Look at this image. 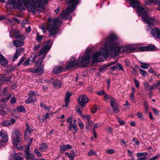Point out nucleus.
Here are the masks:
<instances>
[{
    "instance_id": "nucleus-1",
    "label": "nucleus",
    "mask_w": 160,
    "mask_h": 160,
    "mask_svg": "<svg viewBox=\"0 0 160 160\" xmlns=\"http://www.w3.org/2000/svg\"><path fill=\"white\" fill-rule=\"evenodd\" d=\"M117 37L114 34L110 35L106 39L100 42L102 47L99 52H96L93 54V63L102 61V58L108 57L110 54L112 56L118 55L119 52H132L135 48L129 46H119L117 41Z\"/></svg>"
},
{
    "instance_id": "nucleus-2",
    "label": "nucleus",
    "mask_w": 160,
    "mask_h": 160,
    "mask_svg": "<svg viewBox=\"0 0 160 160\" xmlns=\"http://www.w3.org/2000/svg\"><path fill=\"white\" fill-rule=\"evenodd\" d=\"M129 4L133 8H137V10L138 15L142 17L143 22L148 25L146 27L147 31L150 32L152 35L155 38H160V29L158 28H155L153 29L151 27L153 26L156 20L148 15V9L144 8L142 6L139 4L136 0H129Z\"/></svg>"
},
{
    "instance_id": "nucleus-3",
    "label": "nucleus",
    "mask_w": 160,
    "mask_h": 160,
    "mask_svg": "<svg viewBox=\"0 0 160 160\" xmlns=\"http://www.w3.org/2000/svg\"><path fill=\"white\" fill-rule=\"evenodd\" d=\"M9 4L14 9L24 10L28 7L29 11L33 15L35 14L36 10L41 12L45 9V4L43 0H11Z\"/></svg>"
},
{
    "instance_id": "nucleus-4",
    "label": "nucleus",
    "mask_w": 160,
    "mask_h": 160,
    "mask_svg": "<svg viewBox=\"0 0 160 160\" xmlns=\"http://www.w3.org/2000/svg\"><path fill=\"white\" fill-rule=\"evenodd\" d=\"M90 58V51L88 50L85 55L79 56L77 61L75 60L74 57H72L66 65L67 68L69 69L76 66L81 67H85L89 63Z\"/></svg>"
},
{
    "instance_id": "nucleus-5",
    "label": "nucleus",
    "mask_w": 160,
    "mask_h": 160,
    "mask_svg": "<svg viewBox=\"0 0 160 160\" xmlns=\"http://www.w3.org/2000/svg\"><path fill=\"white\" fill-rule=\"evenodd\" d=\"M45 4H47L48 0H44ZM66 1V3L70 6L65 11L62 12L61 14V18L64 20L71 19L72 18V16L69 14V13L72 12L74 11L76 8V5L78 2V0H64Z\"/></svg>"
},
{
    "instance_id": "nucleus-6",
    "label": "nucleus",
    "mask_w": 160,
    "mask_h": 160,
    "mask_svg": "<svg viewBox=\"0 0 160 160\" xmlns=\"http://www.w3.org/2000/svg\"><path fill=\"white\" fill-rule=\"evenodd\" d=\"M62 23V21L58 18L48 19L47 28L50 35L53 36L56 33L58 30V25Z\"/></svg>"
},
{
    "instance_id": "nucleus-7",
    "label": "nucleus",
    "mask_w": 160,
    "mask_h": 160,
    "mask_svg": "<svg viewBox=\"0 0 160 160\" xmlns=\"http://www.w3.org/2000/svg\"><path fill=\"white\" fill-rule=\"evenodd\" d=\"M51 47L50 42L48 41L44 44V46L42 47L38 52V56L43 55L44 56L42 58H39L36 63V66L37 67L43 68V66H42L41 64L42 62V59L44 58V56L48 53Z\"/></svg>"
},
{
    "instance_id": "nucleus-8",
    "label": "nucleus",
    "mask_w": 160,
    "mask_h": 160,
    "mask_svg": "<svg viewBox=\"0 0 160 160\" xmlns=\"http://www.w3.org/2000/svg\"><path fill=\"white\" fill-rule=\"evenodd\" d=\"M13 144L16 146L17 149L21 150L22 147L21 145V134L20 131L18 129L12 131V132Z\"/></svg>"
},
{
    "instance_id": "nucleus-9",
    "label": "nucleus",
    "mask_w": 160,
    "mask_h": 160,
    "mask_svg": "<svg viewBox=\"0 0 160 160\" xmlns=\"http://www.w3.org/2000/svg\"><path fill=\"white\" fill-rule=\"evenodd\" d=\"M18 31L14 30L12 29L10 32V36L12 38L13 37H14L16 39H21L23 40L25 39V37L23 36H20L18 34Z\"/></svg>"
},
{
    "instance_id": "nucleus-10",
    "label": "nucleus",
    "mask_w": 160,
    "mask_h": 160,
    "mask_svg": "<svg viewBox=\"0 0 160 160\" xmlns=\"http://www.w3.org/2000/svg\"><path fill=\"white\" fill-rule=\"evenodd\" d=\"M88 101V98L84 95H81L78 98L79 103L83 107L86 105V103Z\"/></svg>"
},
{
    "instance_id": "nucleus-11",
    "label": "nucleus",
    "mask_w": 160,
    "mask_h": 160,
    "mask_svg": "<svg viewBox=\"0 0 160 160\" xmlns=\"http://www.w3.org/2000/svg\"><path fill=\"white\" fill-rule=\"evenodd\" d=\"M0 137L1 139V142L3 143H6L8 141V136L6 131L2 130L0 132Z\"/></svg>"
},
{
    "instance_id": "nucleus-12",
    "label": "nucleus",
    "mask_w": 160,
    "mask_h": 160,
    "mask_svg": "<svg viewBox=\"0 0 160 160\" xmlns=\"http://www.w3.org/2000/svg\"><path fill=\"white\" fill-rule=\"evenodd\" d=\"M8 111L7 107L4 104H0V113L2 116L7 114Z\"/></svg>"
},
{
    "instance_id": "nucleus-13",
    "label": "nucleus",
    "mask_w": 160,
    "mask_h": 160,
    "mask_svg": "<svg viewBox=\"0 0 160 160\" xmlns=\"http://www.w3.org/2000/svg\"><path fill=\"white\" fill-rule=\"evenodd\" d=\"M117 62V60H116L115 62H110L109 63H108V64L106 65H104L103 66L101 67L99 69V72H104L106 70V67H109L111 65H112L115 64V63H116Z\"/></svg>"
},
{
    "instance_id": "nucleus-14",
    "label": "nucleus",
    "mask_w": 160,
    "mask_h": 160,
    "mask_svg": "<svg viewBox=\"0 0 160 160\" xmlns=\"http://www.w3.org/2000/svg\"><path fill=\"white\" fill-rule=\"evenodd\" d=\"M72 148V146L69 144H63L60 146V152L61 153H63L65 151L67 150L68 149H71Z\"/></svg>"
},
{
    "instance_id": "nucleus-15",
    "label": "nucleus",
    "mask_w": 160,
    "mask_h": 160,
    "mask_svg": "<svg viewBox=\"0 0 160 160\" xmlns=\"http://www.w3.org/2000/svg\"><path fill=\"white\" fill-rule=\"evenodd\" d=\"M71 95V93H70L69 92L67 91L65 97V103L66 104L65 107L67 108L68 106L69 103L70 102V97Z\"/></svg>"
},
{
    "instance_id": "nucleus-16",
    "label": "nucleus",
    "mask_w": 160,
    "mask_h": 160,
    "mask_svg": "<svg viewBox=\"0 0 160 160\" xmlns=\"http://www.w3.org/2000/svg\"><path fill=\"white\" fill-rule=\"evenodd\" d=\"M30 71L33 73H38L39 74L42 73L43 71L44 70L42 68H31Z\"/></svg>"
},
{
    "instance_id": "nucleus-17",
    "label": "nucleus",
    "mask_w": 160,
    "mask_h": 160,
    "mask_svg": "<svg viewBox=\"0 0 160 160\" xmlns=\"http://www.w3.org/2000/svg\"><path fill=\"white\" fill-rule=\"evenodd\" d=\"M48 146L46 143L43 142L42 143L39 148L40 151L42 152H45L47 150Z\"/></svg>"
},
{
    "instance_id": "nucleus-18",
    "label": "nucleus",
    "mask_w": 160,
    "mask_h": 160,
    "mask_svg": "<svg viewBox=\"0 0 160 160\" xmlns=\"http://www.w3.org/2000/svg\"><path fill=\"white\" fill-rule=\"evenodd\" d=\"M11 78L6 77L4 75H0V84L2 83L5 81H10Z\"/></svg>"
},
{
    "instance_id": "nucleus-19",
    "label": "nucleus",
    "mask_w": 160,
    "mask_h": 160,
    "mask_svg": "<svg viewBox=\"0 0 160 160\" xmlns=\"http://www.w3.org/2000/svg\"><path fill=\"white\" fill-rule=\"evenodd\" d=\"M7 60L3 56L0 54V64L5 66L7 65Z\"/></svg>"
},
{
    "instance_id": "nucleus-20",
    "label": "nucleus",
    "mask_w": 160,
    "mask_h": 160,
    "mask_svg": "<svg viewBox=\"0 0 160 160\" xmlns=\"http://www.w3.org/2000/svg\"><path fill=\"white\" fill-rule=\"evenodd\" d=\"M14 45L16 47H19L22 46L24 44V42L23 41L19 40L13 41Z\"/></svg>"
},
{
    "instance_id": "nucleus-21",
    "label": "nucleus",
    "mask_w": 160,
    "mask_h": 160,
    "mask_svg": "<svg viewBox=\"0 0 160 160\" xmlns=\"http://www.w3.org/2000/svg\"><path fill=\"white\" fill-rule=\"evenodd\" d=\"M26 126L27 128L25 133L26 135H30L31 132H33L32 127L29 126L28 123L26 124Z\"/></svg>"
},
{
    "instance_id": "nucleus-22",
    "label": "nucleus",
    "mask_w": 160,
    "mask_h": 160,
    "mask_svg": "<svg viewBox=\"0 0 160 160\" xmlns=\"http://www.w3.org/2000/svg\"><path fill=\"white\" fill-rule=\"evenodd\" d=\"M53 85L56 88H60L62 86V83L60 81L57 80H56L53 82Z\"/></svg>"
},
{
    "instance_id": "nucleus-23",
    "label": "nucleus",
    "mask_w": 160,
    "mask_h": 160,
    "mask_svg": "<svg viewBox=\"0 0 160 160\" xmlns=\"http://www.w3.org/2000/svg\"><path fill=\"white\" fill-rule=\"evenodd\" d=\"M35 97L29 96L28 99L25 101L26 103H30L34 102L36 100Z\"/></svg>"
},
{
    "instance_id": "nucleus-24",
    "label": "nucleus",
    "mask_w": 160,
    "mask_h": 160,
    "mask_svg": "<svg viewBox=\"0 0 160 160\" xmlns=\"http://www.w3.org/2000/svg\"><path fill=\"white\" fill-rule=\"evenodd\" d=\"M62 68L61 67H56L53 69V72L55 73H58L62 72Z\"/></svg>"
},
{
    "instance_id": "nucleus-25",
    "label": "nucleus",
    "mask_w": 160,
    "mask_h": 160,
    "mask_svg": "<svg viewBox=\"0 0 160 160\" xmlns=\"http://www.w3.org/2000/svg\"><path fill=\"white\" fill-rule=\"evenodd\" d=\"M147 51H154L157 50V48L154 45H151L147 46Z\"/></svg>"
},
{
    "instance_id": "nucleus-26",
    "label": "nucleus",
    "mask_w": 160,
    "mask_h": 160,
    "mask_svg": "<svg viewBox=\"0 0 160 160\" xmlns=\"http://www.w3.org/2000/svg\"><path fill=\"white\" fill-rule=\"evenodd\" d=\"M8 92L7 88H4L2 90V88H0V95L2 96H5Z\"/></svg>"
},
{
    "instance_id": "nucleus-27",
    "label": "nucleus",
    "mask_w": 160,
    "mask_h": 160,
    "mask_svg": "<svg viewBox=\"0 0 160 160\" xmlns=\"http://www.w3.org/2000/svg\"><path fill=\"white\" fill-rule=\"evenodd\" d=\"M26 159L28 160L30 159L31 160H34V157L33 154H28V155H27L25 156Z\"/></svg>"
},
{
    "instance_id": "nucleus-28",
    "label": "nucleus",
    "mask_w": 160,
    "mask_h": 160,
    "mask_svg": "<svg viewBox=\"0 0 160 160\" xmlns=\"http://www.w3.org/2000/svg\"><path fill=\"white\" fill-rule=\"evenodd\" d=\"M17 111L18 112H25L24 108L22 106H19L17 108Z\"/></svg>"
},
{
    "instance_id": "nucleus-29",
    "label": "nucleus",
    "mask_w": 160,
    "mask_h": 160,
    "mask_svg": "<svg viewBox=\"0 0 160 160\" xmlns=\"http://www.w3.org/2000/svg\"><path fill=\"white\" fill-rule=\"evenodd\" d=\"M112 108L113 111L115 113H118L120 112L118 107L117 105L113 106V107H112Z\"/></svg>"
},
{
    "instance_id": "nucleus-30",
    "label": "nucleus",
    "mask_w": 160,
    "mask_h": 160,
    "mask_svg": "<svg viewBox=\"0 0 160 160\" xmlns=\"http://www.w3.org/2000/svg\"><path fill=\"white\" fill-rule=\"evenodd\" d=\"M103 97L104 98L105 101L107 102H108L109 100H110L111 98H112V97H111L109 95H108L106 93H105V94H104V95L103 96Z\"/></svg>"
},
{
    "instance_id": "nucleus-31",
    "label": "nucleus",
    "mask_w": 160,
    "mask_h": 160,
    "mask_svg": "<svg viewBox=\"0 0 160 160\" xmlns=\"http://www.w3.org/2000/svg\"><path fill=\"white\" fill-rule=\"evenodd\" d=\"M140 63L142 64V65L140 66V67L143 69H147L148 68V67L149 66V65L148 64L145 63H142V62H140Z\"/></svg>"
},
{
    "instance_id": "nucleus-32",
    "label": "nucleus",
    "mask_w": 160,
    "mask_h": 160,
    "mask_svg": "<svg viewBox=\"0 0 160 160\" xmlns=\"http://www.w3.org/2000/svg\"><path fill=\"white\" fill-rule=\"evenodd\" d=\"M76 123V122H73L71 123V124L72 126V128H73L75 131L76 133L77 132L78 130L77 125Z\"/></svg>"
},
{
    "instance_id": "nucleus-33",
    "label": "nucleus",
    "mask_w": 160,
    "mask_h": 160,
    "mask_svg": "<svg viewBox=\"0 0 160 160\" xmlns=\"http://www.w3.org/2000/svg\"><path fill=\"white\" fill-rule=\"evenodd\" d=\"M110 104L112 107L116 105V100L113 98H111L110 100Z\"/></svg>"
},
{
    "instance_id": "nucleus-34",
    "label": "nucleus",
    "mask_w": 160,
    "mask_h": 160,
    "mask_svg": "<svg viewBox=\"0 0 160 160\" xmlns=\"http://www.w3.org/2000/svg\"><path fill=\"white\" fill-rule=\"evenodd\" d=\"M88 125L86 127V128L87 129H90L91 128L93 124L92 121H90L89 122H88Z\"/></svg>"
},
{
    "instance_id": "nucleus-35",
    "label": "nucleus",
    "mask_w": 160,
    "mask_h": 160,
    "mask_svg": "<svg viewBox=\"0 0 160 160\" xmlns=\"http://www.w3.org/2000/svg\"><path fill=\"white\" fill-rule=\"evenodd\" d=\"M148 153L146 152H139L137 153V157H140L141 156H146L148 155Z\"/></svg>"
},
{
    "instance_id": "nucleus-36",
    "label": "nucleus",
    "mask_w": 160,
    "mask_h": 160,
    "mask_svg": "<svg viewBox=\"0 0 160 160\" xmlns=\"http://www.w3.org/2000/svg\"><path fill=\"white\" fill-rule=\"evenodd\" d=\"M78 126L81 129H82L84 128V124L79 119H78Z\"/></svg>"
},
{
    "instance_id": "nucleus-37",
    "label": "nucleus",
    "mask_w": 160,
    "mask_h": 160,
    "mask_svg": "<svg viewBox=\"0 0 160 160\" xmlns=\"http://www.w3.org/2000/svg\"><path fill=\"white\" fill-rule=\"evenodd\" d=\"M66 155H67L68 156V158H69L70 160H73L74 158V156L73 155H71V154H69L68 152H66L65 153Z\"/></svg>"
},
{
    "instance_id": "nucleus-38",
    "label": "nucleus",
    "mask_w": 160,
    "mask_h": 160,
    "mask_svg": "<svg viewBox=\"0 0 160 160\" xmlns=\"http://www.w3.org/2000/svg\"><path fill=\"white\" fill-rule=\"evenodd\" d=\"M3 125L4 126H8L11 125V123L8 121L6 120H4L2 122Z\"/></svg>"
},
{
    "instance_id": "nucleus-39",
    "label": "nucleus",
    "mask_w": 160,
    "mask_h": 160,
    "mask_svg": "<svg viewBox=\"0 0 160 160\" xmlns=\"http://www.w3.org/2000/svg\"><path fill=\"white\" fill-rule=\"evenodd\" d=\"M42 38V36H40L39 35V33H37V37H36V39L39 42H41Z\"/></svg>"
},
{
    "instance_id": "nucleus-40",
    "label": "nucleus",
    "mask_w": 160,
    "mask_h": 160,
    "mask_svg": "<svg viewBox=\"0 0 160 160\" xmlns=\"http://www.w3.org/2000/svg\"><path fill=\"white\" fill-rule=\"evenodd\" d=\"M30 146H29L28 145L27 147L25 148V156L27 155H28V154L30 152Z\"/></svg>"
},
{
    "instance_id": "nucleus-41",
    "label": "nucleus",
    "mask_w": 160,
    "mask_h": 160,
    "mask_svg": "<svg viewBox=\"0 0 160 160\" xmlns=\"http://www.w3.org/2000/svg\"><path fill=\"white\" fill-rule=\"evenodd\" d=\"M39 149H38L37 148H35L34 150V152L38 156L41 157H42V155L40 153V152L39 151Z\"/></svg>"
},
{
    "instance_id": "nucleus-42",
    "label": "nucleus",
    "mask_w": 160,
    "mask_h": 160,
    "mask_svg": "<svg viewBox=\"0 0 160 160\" xmlns=\"http://www.w3.org/2000/svg\"><path fill=\"white\" fill-rule=\"evenodd\" d=\"M138 50L140 51H147V46L141 47L138 48Z\"/></svg>"
},
{
    "instance_id": "nucleus-43",
    "label": "nucleus",
    "mask_w": 160,
    "mask_h": 160,
    "mask_svg": "<svg viewBox=\"0 0 160 160\" xmlns=\"http://www.w3.org/2000/svg\"><path fill=\"white\" fill-rule=\"evenodd\" d=\"M139 70L140 73L142 76L145 77L147 75V73L145 71L142 69H139Z\"/></svg>"
},
{
    "instance_id": "nucleus-44",
    "label": "nucleus",
    "mask_w": 160,
    "mask_h": 160,
    "mask_svg": "<svg viewBox=\"0 0 160 160\" xmlns=\"http://www.w3.org/2000/svg\"><path fill=\"white\" fill-rule=\"evenodd\" d=\"M106 152L109 154H112L114 153V151L113 149L109 148L107 150Z\"/></svg>"
},
{
    "instance_id": "nucleus-45",
    "label": "nucleus",
    "mask_w": 160,
    "mask_h": 160,
    "mask_svg": "<svg viewBox=\"0 0 160 160\" xmlns=\"http://www.w3.org/2000/svg\"><path fill=\"white\" fill-rule=\"evenodd\" d=\"M39 28L42 29V32L43 33L46 32V31L45 29V26L44 24H42L41 25L39 26Z\"/></svg>"
},
{
    "instance_id": "nucleus-46",
    "label": "nucleus",
    "mask_w": 160,
    "mask_h": 160,
    "mask_svg": "<svg viewBox=\"0 0 160 160\" xmlns=\"http://www.w3.org/2000/svg\"><path fill=\"white\" fill-rule=\"evenodd\" d=\"M160 156L159 154H158L150 158L149 160H157Z\"/></svg>"
},
{
    "instance_id": "nucleus-47",
    "label": "nucleus",
    "mask_w": 160,
    "mask_h": 160,
    "mask_svg": "<svg viewBox=\"0 0 160 160\" xmlns=\"http://www.w3.org/2000/svg\"><path fill=\"white\" fill-rule=\"evenodd\" d=\"M30 60L29 59H28L26 60L22 64L25 66H27L28 65H29L30 64Z\"/></svg>"
},
{
    "instance_id": "nucleus-48",
    "label": "nucleus",
    "mask_w": 160,
    "mask_h": 160,
    "mask_svg": "<svg viewBox=\"0 0 160 160\" xmlns=\"http://www.w3.org/2000/svg\"><path fill=\"white\" fill-rule=\"evenodd\" d=\"M134 81L136 87L138 88H139L140 84L138 81L136 79H134Z\"/></svg>"
},
{
    "instance_id": "nucleus-49",
    "label": "nucleus",
    "mask_w": 160,
    "mask_h": 160,
    "mask_svg": "<svg viewBox=\"0 0 160 160\" xmlns=\"http://www.w3.org/2000/svg\"><path fill=\"white\" fill-rule=\"evenodd\" d=\"M83 117L86 120L88 121V122H89L90 120V116L89 115H82Z\"/></svg>"
},
{
    "instance_id": "nucleus-50",
    "label": "nucleus",
    "mask_w": 160,
    "mask_h": 160,
    "mask_svg": "<svg viewBox=\"0 0 160 160\" xmlns=\"http://www.w3.org/2000/svg\"><path fill=\"white\" fill-rule=\"evenodd\" d=\"M14 156H12L13 157H15V158L14 160H23V158L22 157L19 156H16L15 157L16 154L14 153Z\"/></svg>"
},
{
    "instance_id": "nucleus-51",
    "label": "nucleus",
    "mask_w": 160,
    "mask_h": 160,
    "mask_svg": "<svg viewBox=\"0 0 160 160\" xmlns=\"http://www.w3.org/2000/svg\"><path fill=\"white\" fill-rule=\"evenodd\" d=\"M14 156H12L13 157H15V158L14 160H23V158L22 157L19 156H16L15 157L16 154L14 153Z\"/></svg>"
},
{
    "instance_id": "nucleus-52",
    "label": "nucleus",
    "mask_w": 160,
    "mask_h": 160,
    "mask_svg": "<svg viewBox=\"0 0 160 160\" xmlns=\"http://www.w3.org/2000/svg\"><path fill=\"white\" fill-rule=\"evenodd\" d=\"M11 97V95L9 94L6 98H3L2 99V101L3 102H5L8 101Z\"/></svg>"
},
{
    "instance_id": "nucleus-53",
    "label": "nucleus",
    "mask_w": 160,
    "mask_h": 160,
    "mask_svg": "<svg viewBox=\"0 0 160 160\" xmlns=\"http://www.w3.org/2000/svg\"><path fill=\"white\" fill-rule=\"evenodd\" d=\"M145 3L146 5H149L152 4L153 2L152 1H151L149 0H147L145 1Z\"/></svg>"
},
{
    "instance_id": "nucleus-54",
    "label": "nucleus",
    "mask_w": 160,
    "mask_h": 160,
    "mask_svg": "<svg viewBox=\"0 0 160 160\" xmlns=\"http://www.w3.org/2000/svg\"><path fill=\"white\" fill-rule=\"evenodd\" d=\"M24 51V49L22 48H21L16 50V52L20 55L21 53Z\"/></svg>"
},
{
    "instance_id": "nucleus-55",
    "label": "nucleus",
    "mask_w": 160,
    "mask_h": 160,
    "mask_svg": "<svg viewBox=\"0 0 160 160\" xmlns=\"http://www.w3.org/2000/svg\"><path fill=\"white\" fill-rule=\"evenodd\" d=\"M98 110V108L96 106H94L91 109V112L93 113L96 112Z\"/></svg>"
},
{
    "instance_id": "nucleus-56",
    "label": "nucleus",
    "mask_w": 160,
    "mask_h": 160,
    "mask_svg": "<svg viewBox=\"0 0 160 160\" xmlns=\"http://www.w3.org/2000/svg\"><path fill=\"white\" fill-rule=\"evenodd\" d=\"M41 47V45L40 44H38L37 45H36L33 48L34 50L37 51Z\"/></svg>"
},
{
    "instance_id": "nucleus-57",
    "label": "nucleus",
    "mask_w": 160,
    "mask_h": 160,
    "mask_svg": "<svg viewBox=\"0 0 160 160\" xmlns=\"http://www.w3.org/2000/svg\"><path fill=\"white\" fill-rule=\"evenodd\" d=\"M20 55V54H18L16 52L13 58V61L16 60V59L18 58V57Z\"/></svg>"
},
{
    "instance_id": "nucleus-58",
    "label": "nucleus",
    "mask_w": 160,
    "mask_h": 160,
    "mask_svg": "<svg viewBox=\"0 0 160 160\" xmlns=\"http://www.w3.org/2000/svg\"><path fill=\"white\" fill-rule=\"evenodd\" d=\"M96 93L98 95H102L103 94L104 95V94H105L106 93H105L103 90H102L100 91L96 92Z\"/></svg>"
},
{
    "instance_id": "nucleus-59",
    "label": "nucleus",
    "mask_w": 160,
    "mask_h": 160,
    "mask_svg": "<svg viewBox=\"0 0 160 160\" xmlns=\"http://www.w3.org/2000/svg\"><path fill=\"white\" fill-rule=\"evenodd\" d=\"M95 152L92 150H90L88 153V155L89 156H91L92 155L95 154Z\"/></svg>"
},
{
    "instance_id": "nucleus-60",
    "label": "nucleus",
    "mask_w": 160,
    "mask_h": 160,
    "mask_svg": "<svg viewBox=\"0 0 160 160\" xmlns=\"http://www.w3.org/2000/svg\"><path fill=\"white\" fill-rule=\"evenodd\" d=\"M72 117H70L68 118L67 120V122L69 123V125L71 124V123L72 122Z\"/></svg>"
},
{
    "instance_id": "nucleus-61",
    "label": "nucleus",
    "mask_w": 160,
    "mask_h": 160,
    "mask_svg": "<svg viewBox=\"0 0 160 160\" xmlns=\"http://www.w3.org/2000/svg\"><path fill=\"white\" fill-rule=\"evenodd\" d=\"M117 119L120 124L121 125H123L124 124V122L123 121L121 120L119 118L117 117Z\"/></svg>"
},
{
    "instance_id": "nucleus-62",
    "label": "nucleus",
    "mask_w": 160,
    "mask_h": 160,
    "mask_svg": "<svg viewBox=\"0 0 160 160\" xmlns=\"http://www.w3.org/2000/svg\"><path fill=\"white\" fill-rule=\"evenodd\" d=\"M16 102V99L14 97H12L10 100V103L12 104L15 103Z\"/></svg>"
},
{
    "instance_id": "nucleus-63",
    "label": "nucleus",
    "mask_w": 160,
    "mask_h": 160,
    "mask_svg": "<svg viewBox=\"0 0 160 160\" xmlns=\"http://www.w3.org/2000/svg\"><path fill=\"white\" fill-rule=\"evenodd\" d=\"M100 124L99 123H97L95 124L94 125L93 130H95L97 128L99 127L100 126Z\"/></svg>"
},
{
    "instance_id": "nucleus-64",
    "label": "nucleus",
    "mask_w": 160,
    "mask_h": 160,
    "mask_svg": "<svg viewBox=\"0 0 160 160\" xmlns=\"http://www.w3.org/2000/svg\"><path fill=\"white\" fill-rule=\"evenodd\" d=\"M132 141L136 144L137 145H139L140 144L139 142L138 141L136 138H134Z\"/></svg>"
}]
</instances>
